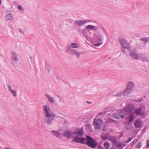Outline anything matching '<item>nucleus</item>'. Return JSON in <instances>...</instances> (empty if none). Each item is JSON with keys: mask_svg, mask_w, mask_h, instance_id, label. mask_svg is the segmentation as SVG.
Wrapping results in <instances>:
<instances>
[{"mask_svg": "<svg viewBox=\"0 0 149 149\" xmlns=\"http://www.w3.org/2000/svg\"><path fill=\"white\" fill-rule=\"evenodd\" d=\"M86 141L85 145L93 148H96L98 144L97 142L91 137L87 135L86 136Z\"/></svg>", "mask_w": 149, "mask_h": 149, "instance_id": "nucleus-1", "label": "nucleus"}, {"mask_svg": "<svg viewBox=\"0 0 149 149\" xmlns=\"http://www.w3.org/2000/svg\"><path fill=\"white\" fill-rule=\"evenodd\" d=\"M56 116V115L53 113L44 115L45 121L47 124L50 125L52 124V120H54Z\"/></svg>", "mask_w": 149, "mask_h": 149, "instance_id": "nucleus-2", "label": "nucleus"}, {"mask_svg": "<svg viewBox=\"0 0 149 149\" xmlns=\"http://www.w3.org/2000/svg\"><path fill=\"white\" fill-rule=\"evenodd\" d=\"M118 40L122 47L127 48L128 50L130 49L131 48L128 42L125 38H119Z\"/></svg>", "mask_w": 149, "mask_h": 149, "instance_id": "nucleus-3", "label": "nucleus"}, {"mask_svg": "<svg viewBox=\"0 0 149 149\" xmlns=\"http://www.w3.org/2000/svg\"><path fill=\"white\" fill-rule=\"evenodd\" d=\"M66 52L71 55L74 54V43L69 44L66 48Z\"/></svg>", "mask_w": 149, "mask_h": 149, "instance_id": "nucleus-4", "label": "nucleus"}, {"mask_svg": "<svg viewBox=\"0 0 149 149\" xmlns=\"http://www.w3.org/2000/svg\"><path fill=\"white\" fill-rule=\"evenodd\" d=\"M92 21L89 19H85L84 20H77L75 21V24L78 25L79 26H84L85 24L91 22Z\"/></svg>", "mask_w": 149, "mask_h": 149, "instance_id": "nucleus-5", "label": "nucleus"}, {"mask_svg": "<svg viewBox=\"0 0 149 149\" xmlns=\"http://www.w3.org/2000/svg\"><path fill=\"white\" fill-rule=\"evenodd\" d=\"M42 110L44 113V115L52 113L51 109L49 107V105L47 104H45L43 106Z\"/></svg>", "mask_w": 149, "mask_h": 149, "instance_id": "nucleus-6", "label": "nucleus"}, {"mask_svg": "<svg viewBox=\"0 0 149 149\" xmlns=\"http://www.w3.org/2000/svg\"><path fill=\"white\" fill-rule=\"evenodd\" d=\"M11 59L13 61L14 64L17 66V64L19 62V60L17 55L16 53L14 52L11 53Z\"/></svg>", "mask_w": 149, "mask_h": 149, "instance_id": "nucleus-7", "label": "nucleus"}, {"mask_svg": "<svg viewBox=\"0 0 149 149\" xmlns=\"http://www.w3.org/2000/svg\"><path fill=\"white\" fill-rule=\"evenodd\" d=\"M86 141V138L80 137L77 136H75V142L85 144Z\"/></svg>", "mask_w": 149, "mask_h": 149, "instance_id": "nucleus-8", "label": "nucleus"}, {"mask_svg": "<svg viewBox=\"0 0 149 149\" xmlns=\"http://www.w3.org/2000/svg\"><path fill=\"white\" fill-rule=\"evenodd\" d=\"M74 134V131L72 133L70 132L67 131H65L63 133V135L66 137L68 138H71L72 137L73 138V139L72 140L74 142V137L73 134Z\"/></svg>", "mask_w": 149, "mask_h": 149, "instance_id": "nucleus-9", "label": "nucleus"}, {"mask_svg": "<svg viewBox=\"0 0 149 149\" xmlns=\"http://www.w3.org/2000/svg\"><path fill=\"white\" fill-rule=\"evenodd\" d=\"M102 123V120L100 119H98L95 123H94L95 128L96 130H99L101 127V125Z\"/></svg>", "mask_w": 149, "mask_h": 149, "instance_id": "nucleus-10", "label": "nucleus"}, {"mask_svg": "<svg viewBox=\"0 0 149 149\" xmlns=\"http://www.w3.org/2000/svg\"><path fill=\"white\" fill-rule=\"evenodd\" d=\"M130 54L134 59H137L139 58V55L137 54L136 51L134 50H130Z\"/></svg>", "mask_w": 149, "mask_h": 149, "instance_id": "nucleus-11", "label": "nucleus"}, {"mask_svg": "<svg viewBox=\"0 0 149 149\" xmlns=\"http://www.w3.org/2000/svg\"><path fill=\"white\" fill-rule=\"evenodd\" d=\"M139 60L142 61H148V59L147 55L145 54L142 53L139 54Z\"/></svg>", "mask_w": 149, "mask_h": 149, "instance_id": "nucleus-12", "label": "nucleus"}, {"mask_svg": "<svg viewBox=\"0 0 149 149\" xmlns=\"http://www.w3.org/2000/svg\"><path fill=\"white\" fill-rule=\"evenodd\" d=\"M113 117L116 119H118L119 118H125V116L123 115H121L120 113H114Z\"/></svg>", "mask_w": 149, "mask_h": 149, "instance_id": "nucleus-13", "label": "nucleus"}, {"mask_svg": "<svg viewBox=\"0 0 149 149\" xmlns=\"http://www.w3.org/2000/svg\"><path fill=\"white\" fill-rule=\"evenodd\" d=\"M98 28L97 26H96L92 25H89L86 26L85 28V29L90 30L91 29L93 31L96 30Z\"/></svg>", "mask_w": 149, "mask_h": 149, "instance_id": "nucleus-14", "label": "nucleus"}, {"mask_svg": "<svg viewBox=\"0 0 149 149\" xmlns=\"http://www.w3.org/2000/svg\"><path fill=\"white\" fill-rule=\"evenodd\" d=\"M8 88L10 93H11L13 96L16 97L17 96L16 92L15 90L12 89L11 86L9 84L7 85Z\"/></svg>", "mask_w": 149, "mask_h": 149, "instance_id": "nucleus-15", "label": "nucleus"}, {"mask_svg": "<svg viewBox=\"0 0 149 149\" xmlns=\"http://www.w3.org/2000/svg\"><path fill=\"white\" fill-rule=\"evenodd\" d=\"M84 130L82 128H81L79 130L75 131V134L82 136L83 135Z\"/></svg>", "mask_w": 149, "mask_h": 149, "instance_id": "nucleus-16", "label": "nucleus"}, {"mask_svg": "<svg viewBox=\"0 0 149 149\" xmlns=\"http://www.w3.org/2000/svg\"><path fill=\"white\" fill-rule=\"evenodd\" d=\"M52 133L58 138H60L61 137L62 134L58 131L52 130Z\"/></svg>", "mask_w": 149, "mask_h": 149, "instance_id": "nucleus-17", "label": "nucleus"}, {"mask_svg": "<svg viewBox=\"0 0 149 149\" xmlns=\"http://www.w3.org/2000/svg\"><path fill=\"white\" fill-rule=\"evenodd\" d=\"M134 125L136 128H139L141 125V122L139 120H136L134 122Z\"/></svg>", "mask_w": 149, "mask_h": 149, "instance_id": "nucleus-18", "label": "nucleus"}, {"mask_svg": "<svg viewBox=\"0 0 149 149\" xmlns=\"http://www.w3.org/2000/svg\"><path fill=\"white\" fill-rule=\"evenodd\" d=\"M134 83L133 82L130 81L128 83L127 87L132 91L134 88Z\"/></svg>", "mask_w": 149, "mask_h": 149, "instance_id": "nucleus-19", "label": "nucleus"}, {"mask_svg": "<svg viewBox=\"0 0 149 149\" xmlns=\"http://www.w3.org/2000/svg\"><path fill=\"white\" fill-rule=\"evenodd\" d=\"M142 108L140 107L139 108L136 109L134 111V113L137 115H140L142 111Z\"/></svg>", "mask_w": 149, "mask_h": 149, "instance_id": "nucleus-20", "label": "nucleus"}, {"mask_svg": "<svg viewBox=\"0 0 149 149\" xmlns=\"http://www.w3.org/2000/svg\"><path fill=\"white\" fill-rule=\"evenodd\" d=\"M13 15L11 13H9L5 16V19L6 21H8L12 19L13 18Z\"/></svg>", "mask_w": 149, "mask_h": 149, "instance_id": "nucleus-21", "label": "nucleus"}, {"mask_svg": "<svg viewBox=\"0 0 149 149\" xmlns=\"http://www.w3.org/2000/svg\"><path fill=\"white\" fill-rule=\"evenodd\" d=\"M45 71L48 73H49V70H50V68L49 64L47 62H45Z\"/></svg>", "mask_w": 149, "mask_h": 149, "instance_id": "nucleus-22", "label": "nucleus"}, {"mask_svg": "<svg viewBox=\"0 0 149 149\" xmlns=\"http://www.w3.org/2000/svg\"><path fill=\"white\" fill-rule=\"evenodd\" d=\"M131 91L132 90L127 87L126 89L123 92V95H127L130 93Z\"/></svg>", "mask_w": 149, "mask_h": 149, "instance_id": "nucleus-23", "label": "nucleus"}, {"mask_svg": "<svg viewBox=\"0 0 149 149\" xmlns=\"http://www.w3.org/2000/svg\"><path fill=\"white\" fill-rule=\"evenodd\" d=\"M109 140L113 143H116L117 141L115 137L113 136H110L108 138Z\"/></svg>", "mask_w": 149, "mask_h": 149, "instance_id": "nucleus-24", "label": "nucleus"}, {"mask_svg": "<svg viewBox=\"0 0 149 149\" xmlns=\"http://www.w3.org/2000/svg\"><path fill=\"white\" fill-rule=\"evenodd\" d=\"M45 95L47 98L48 99L49 101L51 103H52L54 102V99L53 97H50L49 95L48 94H46Z\"/></svg>", "mask_w": 149, "mask_h": 149, "instance_id": "nucleus-25", "label": "nucleus"}, {"mask_svg": "<svg viewBox=\"0 0 149 149\" xmlns=\"http://www.w3.org/2000/svg\"><path fill=\"white\" fill-rule=\"evenodd\" d=\"M106 123H116V121L110 118H108L107 119L106 122Z\"/></svg>", "mask_w": 149, "mask_h": 149, "instance_id": "nucleus-26", "label": "nucleus"}, {"mask_svg": "<svg viewBox=\"0 0 149 149\" xmlns=\"http://www.w3.org/2000/svg\"><path fill=\"white\" fill-rule=\"evenodd\" d=\"M110 145V143L108 142L104 143V147L107 149H108Z\"/></svg>", "mask_w": 149, "mask_h": 149, "instance_id": "nucleus-27", "label": "nucleus"}, {"mask_svg": "<svg viewBox=\"0 0 149 149\" xmlns=\"http://www.w3.org/2000/svg\"><path fill=\"white\" fill-rule=\"evenodd\" d=\"M86 29H85V28L84 29H78V31L80 33H82L83 35H84L86 33Z\"/></svg>", "mask_w": 149, "mask_h": 149, "instance_id": "nucleus-28", "label": "nucleus"}, {"mask_svg": "<svg viewBox=\"0 0 149 149\" xmlns=\"http://www.w3.org/2000/svg\"><path fill=\"white\" fill-rule=\"evenodd\" d=\"M141 41H143L146 43L148 42L147 37L141 38L140 39Z\"/></svg>", "mask_w": 149, "mask_h": 149, "instance_id": "nucleus-29", "label": "nucleus"}, {"mask_svg": "<svg viewBox=\"0 0 149 149\" xmlns=\"http://www.w3.org/2000/svg\"><path fill=\"white\" fill-rule=\"evenodd\" d=\"M130 104H128L125 107L126 110H127L128 111H131L132 109L130 107Z\"/></svg>", "mask_w": 149, "mask_h": 149, "instance_id": "nucleus-30", "label": "nucleus"}, {"mask_svg": "<svg viewBox=\"0 0 149 149\" xmlns=\"http://www.w3.org/2000/svg\"><path fill=\"white\" fill-rule=\"evenodd\" d=\"M82 53L81 52H79L75 51V55H76L77 58H79L81 54Z\"/></svg>", "mask_w": 149, "mask_h": 149, "instance_id": "nucleus-31", "label": "nucleus"}, {"mask_svg": "<svg viewBox=\"0 0 149 149\" xmlns=\"http://www.w3.org/2000/svg\"><path fill=\"white\" fill-rule=\"evenodd\" d=\"M18 31L22 35H24V33L23 31V29L21 28H19L18 29Z\"/></svg>", "mask_w": 149, "mask_h": 149, "instance_id": "nucleus-32", "label": "nucleus"}, {"mask_svg": "<svg viewBox=\"0 0 149 149\" xmlns=\"http://www.w3.org/2000/svg\"><path fill=\"white\" fill-rule=\"evenodd\" d=\"M101 38V36L100 35H99L97 36V39L98 41L101 42L102 41Z\"/></svg>", "mask_w": 149, "mask_h": 149, "instance_id": "nucleus-33", "label": "nucleus"}, {"mask_svg": "<svg viewBox=\"0 0 149 149\" xmlns=\"http://www.w3.org/2000/svg\"><path fill=\"white\" fill-rule=\"evenodd\" d=\"M142 146V144H141V142H139L138 143L136 146V148H140Z\"/></svg>", "mask_w": 149, "mask_h": 149, "instance_id": "nucleus-34", "label": "nucleus"}, {"mask_svg": "<svg viewBox=\"0 0 149 149\" xmlns=\"http://www.w3.org/2000/svg\"><path fill=\"white\" fill-rule=\"evenodd\" d=\"M101 138L102 140H105L107 139L108 138V136H104L103 135H102L101 136Z\"/></svg>", "mask_w": 149, "mask_h": 149, "instance_id": "nucleus-35", "label": "nucleus"}, {"mask_svg": "<svg viewBox=\"0 0 149 149\" xmlns=\"http://www.w3.org/2000/svg\"><path fill=\"white\" fill-rule=\"evenodd\" d=\"M133 120V115H132L130 116L129 121L130 122H132Z\"/></svg>", "mask_w": 149, "mask_h": 149, "instance_id": "nucleus-36", "label": "nucleus"}, {"mask_svg": "<svg viewBox=\"0 0 149 149\" xmlns=\"http://www.w3.org/2000/svg\"><path fill=\"white\" fill-rule=\"evenodd\" d=\"M137 141V140L136 139L134 141H133L131 143H130V145L131 146H132L135 143H136Z\"/></svg>", "mask_w": 149, "mask_h": 149, "instance_id": "nucleus-37", "label": "nucleus"}, {"mask_svg": "<svg viewBox=\"0 0 149 149\" xmlns=\"http://www.w3.org/2000/svg\"><path fill=\"white\" fill-rule=\"evenodd\" d=\"M143 101V100L142 98H140L138 99H137L136 101L137 102H141V101Z\"/></svg>", "mask_w": 149, "mask_h": 149, "instance_id": "nucleus-38", "label": "nucleus"}, {"mask_svg": "<svg viewBox=\"0 0 149 149\" xmlns=\"http://www.w3.org/2000/svg\"><path fill=\"white\" fill-rule=\"evenodd\" d=\"M133 139V137L129 138L127 141H125L126 143H128L130 141Z\"/></svg>", "mask_w": 149, "mask_h": 149, "instance_id": "nucleus-39", "label": "nucleus"}, {"mask_svg": "<svg viewBox=\"0 0 149 149\" xmlns=\"http://www.w3.org/2000/svg\"><path fill=\"white\" fill-rule=\"evenodd\" d=\"M102 44V42H98L95 44V45L96 46H99Z\"/></svg>", "mask_w": 149, "mask_h": 149, "instance_id": "nucleus-40", "label": "nucleus"}, {"mask_svg": "<svg viewBox=\"0 0 149 149\" xmlns=\"http://www.w3.org/2000/svg\"><path fill=\"white\" fill-rule=\"evenodd\" d=\"M118 146L119 147H122L123 146V144L122 143H118Z\"/></svg>", "mask_w": 149, "mask_h": 149, "instance_id": "nucleus-41", "label": "nucleus"}, {"mask_svg": "<svg viewBox=\"0 0 149 149\" xmlns=\"http://www.w3.org/2000/svg\"><path fill=\"white\" fill-rule=\"evenodd\" d=\"M147 147L149 148V140H148L147 142Z\"/></svg>", "mask_w": 149, "mask_h": 149, "instance_id": "nucleus-42", "label": "nucleus"}, {"mask_svg": "<svg viewBox=\"0 0 149 149\" xmlns=\"http://www.w3.org/2000/svg\"><path fill=\"white\" fill-rule=\"evenodd\" d=\"M122 93H118L116 95V96L118 97H119L120 96L122 95Z\"/></svg>", "mask_w": 149, "mask_h": 149, "instance_id": "nucleus-43", "label": "nucleus"}, {"mask_svg": "<svg viewBox=\"0 0 149 149\" xmlns=\"http://www.w3.org/2000/svg\"><path fill=\"white\" fill-rule=\"evenodd\" d=\"M126 48H123V47H121V51L123 52H125V49Z\"/></svg>", "mask_w": 149, "mask_h": 149, "instance_id": "nucleus-44", "label": "nucleus"}, {"mask_svg": "<svg viewBox=\"0 0 149 149\" xmlns=\"http://www.w3.org/2000/svg\"><path fill=\"white\" fill-rule=\"evenodd\" d=\"M86 103L87 104H91L93 103V102H90V101H86Z\"/></svg>", "mask_w": 149, "mask_h": 149, "instance_id": "nucleus-45", "label": "nucleus"}, {"mask_svg": "<svg viewBox=\"0 0 149 149\" xmlns=\"http://www.w3.org/2000/svg\"><path fill=\"white\" fill-rule=\"evenodd\" d=\"M18 8L19 9V10H21L22 9V6H21V5H19V6H18Z\"/></svg>", "mask_w": 149, "mask_h": 149, "instance_id": "nucleus-46", "label": "nucleus"}, {"mask_svg": "<svg viewBox=\"0 0 149 149\" xmlns=\"http://www.w3.org/2000/svg\"><path fill=\"white\" fill-rule=\"evenodd\" d=\"M104 149V148H103L100 145H99V146H98V149Z\"/></svg>", "mask_w": 149, "mask_h": 149, "instance_id": "nucleus-47", "label": "nucleus"}, {"mask_svg": "<svg viewBox=\"0 0 149 149\" xmlns=\"http://www.w3.org/2000/svg\"><path fill=\"white\" fill-rule=\"evenodd\" d=\"M102 112L103 113V114H105L107 113V111H102Z\"/></svg>", "mask_w": 149, "mask_h": 149, "instance_id": "nucleus-48", "label": "nucleus"}, {"mask_svg": "<svg viewBox=\"0 0 149 149\" xmlns=\"http://www.w3.org/2000/svg\"><path fill=\"white\" fill-rule=\"evenodd\" d=\"M79 46V45L78 44L75 43V48H78Z\"/></svg>", "mask_w": 149, "mask_h": 149, "instance_id": "nucleus-49", "label": "nucleus"}, {"mask_svg": "<svg viewBox=\"0 0 149 149\" xmlns=\"http://www.w3.org/2000/svg\"><path fill=\"white\" fill-rule=\"evenodd\" d=\"M144 114V113H141V114L140 115V116H143Z\"/></svg>", "mask_w": 149, "mask_h": 149, "instance_id": "nucleus-50", "label": "nucleus"}, {"mask_svg": "<svg viewBox=\"0 0 149 149\" xmlns=\"http://www.w3.org/2000/svg\"><path fill=\"white\" fill-rule=\"evenodd\" d=\"M101 114H103V113H102V112H101L99 114H98V115H101Z\"/></svg>", "mask_w": 149, "mask_h": 149, "instance_id": "nucleus-51", "label": "nucleus"}, {"mask_svg": "<svg viewBox=\"0 0 149 149\" xmlns=\"http://www.w3.org/2000/svg\"><path fill=\"white\" fill-rule=\"evenodd\" d=\"M147 39H148V41L149 42V37H147Z\"/></svg>", "mask_w": 149, "mask_h": 149, "instance_id": "nucleus-52", "label": "nucleus"}, {"mask_svg": "<svg viewBox=\"0 0 149 149\" xmlns=\"http://www.w3.org/2000/svg\"><path fill=\"white\" fill-rule=\"evenodd\" d=\"M4 149H10L8 148L7 147V148H5Z\"/></svg>", "mask_w": 149, "mask_h": 149, "instance_id": "nucleus-53", "label": "nucleus"}, {"mask_svg": "<svg viewBox=\"0 0 149 149\" xmlns=\"http://www.w3.org/2000/svg\"><path fill=\"white\" fill-rule=\"evenodd\" d=\"M144 129H145V128H144V129L142 130V132H143V130H144Z\"/></svg>", "mask_w": 149, "mask_h": 149, "instance_id": "nucleus-54", "label": "nucleus"}, {"mask_svg": "<svg viewBox=\"0 0 149 149\" xmlns=\"http://www.w3.org/2000/svg\"><path fill=\"white\" fill-rule=\"evenodd\" d=\"M1 0H0V5H1Z\"/></svg>", "mask_w": 149, "mask_h": 149, "instance_id": "nucleus-55", "label": "nucleus"}, {"mask_svg": "<svg viewBox=\"0 0 149 149\" xmlns=\"http://www.w3.org/2000/svg\"><path fill=\"white\" fill-rule=\"evenodd\" d=\"M144 97H146V96H144Z\"/></svg>", "mask_w": 149, "mask_h": 149, "instance_id": "nucleus-56", "label": "nucleus"}, {"mask_svg": "<svg viewBox=\"0 0 149 149\" xmlns=\"http://www.w3.org/2000/svg\"><path fill=\"white\" fill-rule=\"evenodd\" d=\"M110 149H112V148H110Z\"/></svg>", "mask_w": 149, "mask_h": 149, "instance_id": "nucleus-57", "label": "nucleus"}]
</instances>
